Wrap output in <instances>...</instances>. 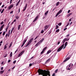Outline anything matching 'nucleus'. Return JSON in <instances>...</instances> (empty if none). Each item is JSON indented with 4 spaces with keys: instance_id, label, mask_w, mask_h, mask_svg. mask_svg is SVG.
<instances>
[{
    "instance_id": "1",
    "label": "nucleus",
    "mask_w": 76,
    "mask_h": 76,
    "mask_svg": "<svg viewBox=\"0 0 76 76\" xmlns=\"http://www.w3.org/2000/svg\"><path fill=\"white\" fill-rule=\"evenodd\" d=\"M38 73H39V75H43L42 76H47V75L50 76V72L48 71V72H44V71L42 69H39L38 70Z\"/></svg>"
},
{
    "instance_id": "23",
    "label": "nucleus",
    "mask_w": 76,
    "mask_h": 76,
    "mask_svg": "<svg viewBox=\"0 0 76 76\" xmlns=\"http://www.w3.org/2000/svg\"><path fill=\"white\" fill-rule=\"evenodd\" d=\"M26 41H27V39H25V40H24L23 42V43L25 44L26 42Z\"/></svg>"
},
{
    "instance_id": "9",
    "label": "nucleus",
    "mask_w": 76,
    "mask_h": 76,
    "mask_svg": "<svg viewBox=\"0 0 76 76\" xmlns=\"http://www.w3.org/2000/svg\"><path fill=\"white\" fill-rule=\"evenodd\" d=\"M38 18V16H37L35 18V19L33 20V22H35V21H36V20H37Z\"/></svg>"
},
{
    "instance_id": "27",
    "label": "nucleus",
    "mask_w": 76,
    "mask_h": 76,
    "mask_svg": "<svg viewBox=\"0 0 76 76\" xmlns=\"http://www.w3.org/2000/svg\"><path fill=\"white\" fill-rule=\"evenodd\" d=\"M56 29H58V26L57 25H56Z\"/></svg>"
},
{
    "instance_id": "59",
    "label": "nucleus",
    "mask_w": 76,
    "mask_h": 76,
    "mask_svg": "<svg viewBox=\"0 0 76 76\" xmlns=\"http://www.w3.org/2000/svg\"><path fill=\"white\" fill-rule=\"evenodd\" d=\"M60 42H58V45H59V44H60Z\"/></svg>"
},
{
    "instance_id": "19",
    "label": "nucleus",
    "mask_w": 76,
    "mask_h": 76,
    "mask_svg": "<svg viewBox=\"0 0 76 76\" xmlns=\"http://www.w3.org/2000/svg\"><path fill=\"white\" fill-rule=\"evenodd\" d=\"M48 26H45V29L47 30V29H48Z\"/></svg>"
},
{
    "instance_id": "50",
    "label": "nucleus",
    "mask_w": 76,
    "mask_h": 76,
    "mask_svg": "<svg viewBox=\"0 0 76 76\" xmlns=\"http://www.w3.org/2000/svg\"><path fill=\"white\" fill-rule=\"evenodd\" d=\"M67 29V28H65L64 29V31H66Z\"/></svg>"
},
{
    "instance_id": "57",
    "label": "nucleus",
    "mask_w": 76,
    "mask_h": 76,
    "mask_svg": "<svg viewBox=\"0 0 76 76\" xmlns=\"http://www.w3.org/2000/svg\"><path fill=\"white\" fill-rule=\"evenodd\" d=\"M69 23H68L66 25L67 26H69Z\"/></svg>"
},
{
    "instance_id": "17",
    "label": "nucleus",
    "mask_w": 76,
    "mask_h": 76,
    "mask_svg": "<svg viewBox=\"0 0 76 76\" xmlns=\"http://www.w3.org/2000/svg\"><path fill=\"white\" fill-rule=\"evenodd\" d=\"M62 10H60L58 13H59V14H60L62 12Z\"/></svg>"
},
{
    "instance_id": "49",
    "label": "nucleus",
    "mask_w": 76,
    "mask_h": 76,
    "mask_svg": "<svg viewBox=\"0 0 76 76\" xmlns=\"http://www.w3.org/2000/svg\"><path fill=\"white\" fill-rule=\"evenodd\" d=\"M16 22V20L15 19L13 21V22Z\"/></svg>"
},
{
    "instance_id": "10",
    "label": "nucleus",
    "mask_w": 76,
    "mask_h": 76,
    "mask_svg": "<svg viewBox=\"0 0 76 76\" xmlns=\"http://www.w3.org/2000/svg\"><path fill=\"white\" fill-rule=\"evenodd\" d=\"M70 59V57H67L66 58L64 61V62H65V61H67V60H69Z\"/></svg>"
},
{
    "instance_id": "47",
    "label": "nucleus",
    "mask_w": 76,
    "mask_h": 76,
    "mask_svg": "<svg viewBox=\"0 0 76 76\" xmlns=\"http://www.w3.org/2000/svg\"><path fill=\"white\" fill-rule=\"evenodd\" d=\"M18 50L17 49V50L15 52V54H16V53L17 51H18Z\"/></svg>"
},
{
    "instance_id": "20",
    "label": "nucleus",
    "mask_w": 76,
    "mask_h": 76,
    "mask_svg": "<svg viewBox=\"0 0 76 76\" xmlns=\"http://www.w3.org/2000/svg\"><path fill=\"white\" fill-rule=\"evenodd\" d=\"M4 26V24L3 25L1 26L0 29H3Z\"/></svg>"
},
{
    "instance_id": "4",
    "label": "nucleus",
    "mask_w": 76,
    "mask_h": 76,
    "mask_svg": "<svg viewBox=\"0 0 76 76\" xmlns=\"http://www.w3.org/2000/svg\"><path fill=\"white\" fill-rule=\"evenodd\" d=\"M71 69V67H70V65H68L66 67V69L68 70H70Z\"/></svg>"
},
{
    "instance_id": "63",
    "label": "nucleus",
    "mask_w": 76,
    "mask_h": 76,
    "mask_svg": "<svg viewBox=\"0 0 76 76\" xmlns=\"http://www.w3.org/2000/svg\"><path fill=\"white\" fill-rule=\"evenodd\" d=\"M7 57V55H5V56H4V58H5V57Z\"/></svg>"
},
{
    "instance_id": "42",
    "label": "nucleus",
    "mask_w": 76,
    "mask_h": 76,
    "mask_svg": "<svg viewBox=\"0 0 76 76\" xmlns=\"http://www.w3.org/2000/svg\"><path fill=\"white\" fill-rule=\"evenodd\" d=\"M16 19H19V16H17L16 17Z\"/></svg>"
},
{
    "instance_id": "44",
    "label": "nucleus",
    "mask_w": 76,
    "mask_h": 76,
    "mask_svg": "<svg viewBox=\"0 0 76 76\" xmlns=\"http://www.w3.org/2000/svg\"><path fill=\"white\" fill-rule=\"evenodd\" d=\"M5 33H6V32L5 31H4L3 33V35H5Z\"/></svg>"
},
{
    "instance_id": "46",
    "label": "nucleus",
    "mask_w": 76,
    "mask_h": 76,
    "mask_svg": "<svg viewBox=\"0 0 76 76\" xmlns=\"http://www.w3.org/2000/svg\"><path fill=\"white\" fill-rule=\"evenodd\" d=\"M61 23H60L58 24V25H60V26H61Z\"/></svg>"
},
{
    "instance_id": "56",
    "label": "nucleus",
    "mask_w": 76,
    "mask_h": 76,
    "mask_svg": "<svg viewBox=\"0 0 76 76\" xmlns=\"http://www.w3.org/2000/svg\"><path fill=\"white\" fill-rule=\"evenodd\" d=\"M70 16V15H69V14L67 15V17H69Z\"/></svg>"
},
{
    "instance_id": "62",
    "label": "nucleus",
    "mask_w": 76,
    "mask_h": 76,
    "mask_svg": "<svg viewBox=\"0 0 76 76\" xmlns=\"http://www.w3.org/2000/svg\"><path fill=\"white\" fill-rule=\"evenodd\" d=\"M14 27H13L12 28V30H13V29H14Z\"/></svg>"
},
{
    "instance_id": "24",
    "label": "nucleus",
    "mask_w": 76,
    "mask_h": 76,
    "mask_svg": "<svg viewBox=\"0 0 76 76\" xmlns=\"http://www.w3.org/2000/svg\"><path fill=\"white\" fill-rule=\"evenodd\" d=\"M48 11H47L45 13V15H47V14H48Z\"/></svg>"
},
{
    "instance_id": "39",
    "label": "nucleus",
    "mask_w": 76,
    "mask_h": 76,
    "mask_svg": "<svg viewBox=\"0 0 76 76\" xmlns=\"http://www.w3.org/2000/svg\"><path fill=\"white\" fill-rule=\"evenodd\" d=\"M44 30H42L41 31V34H43L44 33Z\"/></svg>"
},
{
    "instance_id": "53",
    "label": "nucleus",
    "mask_w": 76,
    "mask_h": 76,
    "mask_svg": "<svg viewBox=\"0 0 76 76\" xmlns=\"http://www.w3.org/2000/svg\"><path fill=\"white\" fill-rule=\"evenodd\" d=\"M11 61V60H9L8 61V63H10V62Z\"/></svg>"
},
{
    "instance_id": "18",
    "label": "nucleus",
    "mask_w": 76,
    "mask_h": 76,
    "mask_svg": "<svg viewBox=\"0 0 76 76\" xmlns=\"http://www.w3.org/2000/svg\"><path fill=\"white\" fill-rule=\"evenodd\" d=\"M20 26H21V25H19L18 26V30H19L20 29Z\"/></svg>"
},
{
    "instance_id": "55",
    "label": "nucleus",
    "mask_w": 76,
    "mask_h": 76,
    "mask_svg": "<svg viewBox=\"0 0 76 76\" xmlns=\"http://www.w3.org/2000/svg\"><path fill=\"white\" fill-rule=\"evenodd\" d=\"M52 76H55V73H54L53 74Z\"/></svg>"
},
{
    "instance_id": "14",
    "label": "nucleus",
    "mask_w": 76,
    "mask_h": 76,
    "mask_svg": "<svg viewBox=\"0 0 76 76\" xmlns=\"http://www.w3.org/2000/svg\"><path fill=\"white\" fill-rule=\"evenodd\" d=\"M44 38H43L41 39V40L39 41V42H40L41 44V43H42V42L44 41Z\"/></svg>"
},
{
    "instance_id": "25",
    "label": "nucleus",
    "mask_w": 76,
    "mask_h": 76,
    "mask_svg": "<svg viewBox=\"0 0 76 76\" xmlns=\"http://www.w3.org/2000/svg\"><path fill=\"white\" fill-rule=\"evenodd\" d=\"M7 48V45H6L4 46V49H6V48Z\"/></svg>"
},
{
    "instance_id": "35",
    "label": "nucleus",
    "mask_w": 76,
    "mask_h": 76,
    "mask_svg": "<svg viewBox=\"0 0 76 76\" xmlns=\"http://www.w3.org/2000/svg\"><path fill=\"white\" fill-rule=\"evenodd\" d=\"M58 71V69H56L55 71V72L56 73H57V72Z\"/></svg>"
},
{
    "instance_id": "2",
    "label": "nucleus",
    "mask_w": 76,
    "mask_h": 76,
    "mask_svg": "<svg viewBox=\"0 0 76 76\" xmlns=\"http://www.w3.org/2000/svg\"><path fill=\"white\" fill-rule=\"evenodd\" d=\"M33 40H34V38H31L28 41V43H27V44H26V45L25 46V47H28V46L30 44H31L32 42V41H33Z\"/></svg>"
},
{
    "instance_id": "16",
    "label": "nucleus",
    "mask_w": 76,
    "mask_h": 76,
    "mask_svg": "<svg viewBox=\"0 0 76 76\" xmlns=\"http://www.w3.org/2000/svg\"><path fill=\"white\" fill-rule=\"evenodd\" d=\"M20 0H19L17 2V4H16V6H18V4H19V3H20Z\"/></svg>"
},
{
    "instance_id": "40",
    "label": "nucleus",
    "mask_w": 76,
    "mask_h": 76,
    "mask_svg": "<svg viewBox=\"0 0 76 76\" xmlns=\"http://www.w3.org/2000/svg\"><path fill=\"white\" fill-rule=\"evenodd\" d=\"M12 1H13V0H10V4H11L12 3Z\"/></svg>"
},
{
    "instance_id": "3",
    "label": "nucleus",
    "mask_w": 76,
    "mask_h": 76,
    "mask_svg": "<svg viewBox=\"0 0 76 76\" xmlns=\"http://www.w3.org/2000/svg\"><path fill=\"white\" fill-rule=\"evenodd\" d=\"M64 46V44L62 45L57 50V52H60L63 48Z\"/></svg>"
},
{
    "instance_id": "54",
    "label": "nucleus",
    "mask_w": 76,
    "mask_h": 76,
    "mask_svg": "<svg viewBox=\"0 0 76 76\" xmlns=\"http://www.w3.org/2000/svg\"><path fill=\"white\" fill-rule=\"evenodd\" d=\"M4 4H3V5H2V8H3V7H4Z\"/></svg>"
},
{
    "instance_id": "32",
    "label": "nucleus",
    "mask_w": 76,
    "mask_h": 76,
    "mask_svg": "<svg viewBox=\"0 0 76 76\" xmlns=\"http://www.w3.org/2000/svg\"><path fill=\"white\" fill-rule=\"evenodd\" d=\"M24 44H25V43H23L21 46V47H23V45H24Z\"/></svg>"
},
{
    "instance_id": "36",
    "label": "nucleus",
    "mask_w": 76,
    "mask_h": 76,
    "mask_svg": "<svg viewBox=\"0 0 76 76\" xmlns=\"http://www.w3.org/2000/svg\"><path fill=\"white\" fill-rule=\"evenodd\" d=\"M39 36H37L34 39V40H35V39H37L38 38V37H39Z\"/></svg>"
},
{
    "instance_id": "12",
    "label": "nucleus",
    "mask_w": 76,
    "mask_h": 76,
    "mask_svg": "<svg viewBox=\"0 0 76 76\" xmlns=\"http://www.w3.org/2000/svg\"><path fill=\"white\" fill-rule=\"evenodd\" d=\"M67 42H66L65 44V46L64 47V48H63V49H64L66 48V46L67 45Z\"/></svg>"
},
{
    "instance_id": "22",
    "label": "nucleus",
    "mask_w": 76,
    "mask_h": 76,
    "mask_svg": "<svg viewBox=\"0 0 76 76\" xmlns=\"http://www.w3.org/2000/svg\"><path fill=\"white\" fill-rule=\"evenodd\" d=\"M4 72V70L1 71H0V74H2V73H3Z\"/></svg>"
},
{
    "instance_id": "52",
    "label": "nucleus",
    "mask_w": 76,
    "mask_h": 76,
    "mask_svg": "<svg viewBox=\"0 0 76 76\" xmlns=\"http://www.w3.org/2000/svg\"><path fill=\"white\" fill-rule=\"evenodd\" d=\"M32 64H29V66L31 67V66H32Z\"/></svg>"
},
{
    "instance_id": "28",
    "label": "nucleus",
    "mask_w": 76,
    "mask_h": 76,
    "mask_svg": "<svg viewBox=\"0 0 76 76\" xmlns=\"http://www.w3.org/2000/svg\"><path fill=\"white\" fill-rule=\"evenodd\" d=\"M59 31H60V30H59V29H58L56 31V32H58Z\"/></svg>"
},
{
    "instance_id": "13",
    "label": "nucleus",
    "mask_w": 76,
    "mask_h": 76,
    "mask_svg": "<svg viewBox=\"0 0 76 76\" xmlns=\"http://www.w3.org/2000/svg\"><path fill=\"white\" fill-rule=\"evenodd\" d=\"M51 59L50 58H49L47 61H46L45 62V64H47V63H48L49 61H50V60Z\"/></svg>"
},
{
    "instance_id": "8",
    "label": "nucleus",
    "mask_w": 76,
    "mask_h": 76,
    "mask_svg": "<svg viewBox=\"0 0 76 76\" xmlns=\"http://www.w3.org/2000/svg\"><path fill=\"white\" fill-rule=\"evenodd\" d=\"M28 5V4H26L25 5V6L23 9V11L24 12L26 10V7H27V6Z\"/></svg>"
},
{
    "instance_id": "34",
    "label": "nucleus",
    "mask_w": 76,
    "mask_h": 76,
    "mask_svg": "<svg viewBox=\"0 0 76 76\" xmlns=\"http://www.w3.org/2000/svg\"><path fill=\"white\" fill-rule=\"evenodd\" d=\"M8 28H9V27H8V26H7L6 29V32L7 31V29H8Z\"/></svg>"
},
{
    "instance_id": "60",
    "label": "nucleus",
    "mask_w": 76,
    "mask_h": 76,
    "mask_svg": "<svg viewBox=\"0 0 76 76\" xmlns=\"http://www.w3.org/2000/svg\"><path fill=\"white\" fill-rule=\"evenodd\" d=\"M3 67H1V70H3Z\"/></svg>"
},
{
    "instance_id": "58",
    "label": "nucleus",
    "mask_w": 76,
    "mask_h": 76,
    "mask_svg": "<svg viewBox=\"0 0 76 76\" xmlns=\"http://www.w3.org/2000/svg\"><path fill=\"white\" fill-rule=\"evenodd\" d=\"M56 8H54L53 10V11H54V10H56Z\"/></svg>"
},
{
    "instance_id": "5",
    "label": "nucleus",
    "mask_w": 76,
    "mask_h": 76,
    "mask_svg": "<svg viewBox=\"0 0 76 76\" xmlns=\"http://www.w3.org/2000/svg\"><path fill=\"white\" fill-rule=\"evenodd\" d=\"M24 52H25V51L23 50L18 55V57H20V56H22V54H23L24 53Z\"/></svg>"
},
{
    "instance_id": "6",
    "label": "nucleus",
    "mask_w": 76,
    "mask_h": 76,
    "mask_svg": "<svg viewBox=\"0 0 76 76\" xmlns=\"http://www.w3.org/2000/svg\"><path fill=\"white\" fill-rule=\"evenodd\" d=\"M69 38L68 39H67L66 38H65L63 40V43L65 42H66V41H69Z\"/></svg>"
},
{
    "instance_id": "29",
    "label": "nucleus",
    "mask_w": 76,
    "mask_h": 76,
    "mask_svg": "<svg viewBox=\"0 0 76 76\" xmlns=\"http://www.w3.org/2000/svg\"><path fill=\"white\" fill-rule=\"evenodd\" d=\"M7 37H9V34H7L6 35V38H7Z\"/></svg>"
},
{
    "instance_id": "43",
    "label": "nucleus",
    "mask_w": 76,
    "mask_h": 76,
    "mask_svg": "<svg viewBox=\"0 0 76 76\" xmlns=\"http://www.w3.org/2000/svg\"><path fill=\"white\" fill-rule=\"evenodd\" d=\"M4 23V22H3V21H2L1 23V25H3V23Z\"/></svg>"
},
{
    "instance_id": "21",
    "label": "nucleus",
    "mask_w": 76,
    "mask_h": 76,
    "mask_svg": "<svg viewBox=\"0 0 76 76\" xmlns=\"http://www.w3.org/2000/svg\"><path fill=\"white\" fill-rule=\"evenodd\" d=\"M47 47H45L42 50L44 51H45V50L47 49Z\"/></svg>"
},
{
    "instance_id": "30",
    "label": "nucleus",
    "mask_w": 76,
    "mask_h": 76,
    "mask_svg": "<svg viewBox=\"0 0 76 76\" xmlns=\"http://www.w3.org/2000/svg\"><path fill=\"white\" fill-rule=\"evenodd\" d=\"M59 14L58 13H57V14H56V17H57V16H58V15H59Z\"/></svg>"
},
{
    "instance_id": "48",
    "label": "nucleus",
    "mask_w": 76,
    "mask_h": 76,
    "mask_svg": "<svg viewBox=\"0 0 76 76\" xmlns=\"http://www.w3.org/2000/svg\"><path fill=\"white\" fill-rule=\"evenodd\" d=\"M70 10H68V13H70Z\"/></svg>"
},
{
    "instance_id": "61",
    "label": "nucleus",
    "mask_w": 76,
    "mask_h": 76,
    "mask_svg": "<svg viewBox=\"0 0 76 76\" xmlns=\"http://www.w3.org/2000/svg\"><path fill=\"white\" fill-rule=\"evenodd\" d=\"M4 63V62L3 61L1 63V64H3Z\"/></svg>"
},
{
    "instance_id": "31",
    "label": "nucleus",
    "mask_w": 76,
    "mask_h": 76,
    "mask_svg": "<svg viewBox=\"0 0 76 76\" xmlns=\"http://www.w3.org/2000/svg\"><path fill=\"white\" fill-rule=\"evenodd\" d=\"M12 42H11L10 44V46L9 47V48H10V47H12Z\"/></svg>"
},
{
    "instance_id": "26",
    "label": "nucleus",
    "mask_w": 76,
    "mask_h": 76,
    "mask_svg": "<svg viewBox=\"0 0 76 76\" xmlns=\"http://www.w3.org/2000/svg\"><path fill=\"white\" fill-rule=\"evenodd\" d=\"M59 4H60V2H58L56 3V6H58Z\"/></svg>"
},
{
    "instance_id": "51",
    "label": "nucleus",
    "mask_w": 76,
    "mask_h": 76,
    "mask_svg": "<svg viewBox=\"0 0 76 76\" xmlns=\"http://www.w3.org/2000/svg\"><path fill=\"white\" fill-rule=\"evenodd\" d=\"M70 35L69 34H68V35H67L66 37H69V36Z\"/></svg>"
},
{
    "instance_id": "11",
    "label": "nucleus",
    "mask_w": 76,
    "mask_h": 76,
    "mask_svg": "<svg viewBox=\"0 0 76 76\" xmlns=\"http://www.w3.org/2000/svg\"><path fill=\"white\" fill-rule=\"evenodd\" d=\"M40 44L41 43L39 42H39H38L37 44H36L35 45V46L38 47V45H40Z\"/></svg>"
},
{
    "instance_id": "33",
    "label": "nucleus",
    "mask_w": 76,
    "mask_h": 76,
    "mask_svg": "<svg viewBox=\"0 0 76 76\" xmlns=\"http://www.w3.org/2000/svg\"><path fill=\"white\" fill-rule=\"evenodd\" d=\"M4 9H3L1 12V13H3V12H4Z\"/></svg>"
},
{
    "instance_id": "45",
    "label": "nucleus",
    "mask_w": 76,
    "mask_h": 76,
    "mask_svg": "<svg viewBox=\"0 0 76 76\" xmlns=\"http://www.w3.org/2000/svg\"><path fill=\"white\" fill-rule=\"evenodd\" d=\"M13 13V11H12L10 12V14H12V13Z\"/></svg>"
},
{
    "instance_id": "37",
    "label": "nucleus",
    "mask_w": 76,
    "mask_h": 76,
    "mask_svg": "<svg viewBox=\"0 0 76 76\" xmlns=\"http://www.w3.org/2000/svg\"><path fill=\"white\" fill-rule=\"evenodd\" d=\"M44 51L43 50H42V51L41 53V54H42L44 53Z\"/></svg>"
},
{
    "instance_id": "15",
    "label": "nucleus",
    "mask_w": 76,
    "mask_h": 76,
    "mask_svg": "<svg viewBox=\"0 0 76 76\" xmlns=\"http://www.w3.org/2000/svg\"><path fill=\"white\" fill-rule=\"evenodd\" d=\"M51 52V50H50L48 51L47 52V54H48L49 53H50Z\"/></svg>"
},
{
    "instance_id": "41",
    "label": "nucleus",
    "mask_w": 76,
    "mask_h": 76,
    "mask_svg": "<svg viewBox=\"0 0 76 76\" xmlns=\"http://www.w3.org/2000/svg\"><path fill=\"white\" fill-rule=\"evenodd\" d=\"M16 61L15 60L13 61V63L14 64H15V63H16Z\"/></svg>"
},
{
    "instance_id": "64",
    "label": "nucleus",
    "mask_w": 76,
    "mask_h": 76,
    "mask_svg": "<svg viewBox=\"0 0 76 76\" xmlns=\"http://www.w3.org/2000/svg\"><path fill=\"white\" fill-rule=\"evenodd\" d=\"M28 36H27L26 38V39H28Z\"/></svg>"
},
{
    "instance_id": "38",
    "label": "nucleus",
    "mask_w": 76,
    "mask_h": 76,
    "mask_svg": "<svg viewBox=\"0 0 76 76\" xmlns=\"http://www.w3.org/2000/svg\"><path fill=\"white\" fill-rule=\"evenodd\" d=\"M12 52H11L10 53V57H12Z\"/></svg>"
},
{
    "instance_id": "7",
    "label": "nucleus",
    "mask_w": 76,
    "mask_h": 76,
    "mask_svg": "<svg viewBox=\"0 0 76 76\" xmlns=\"http://www.w3.org/2000/svg\"><path fill=\"white\" fill-rule=\"evenodd\" d=\"M14 4H11L10 6L8 7V9H10L11 8H12L13 7Z\"/></svg>"
}]
</instances>
